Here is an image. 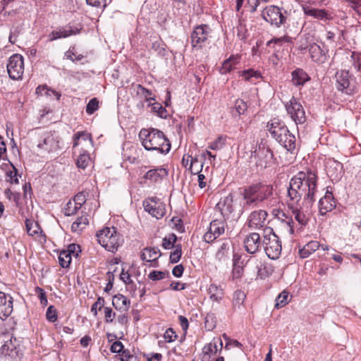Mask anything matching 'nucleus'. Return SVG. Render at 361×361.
<instances>
[{"label":"nucleus","instance_id":"nucleus-1","mask_svg":"<svg viewBox=\"0 0 361 361\" xmlns=\"http://www.w3.org/2000/svg\"><path fill=\"white\" fill-rule=\"evenodd\" d=\"M317 176L315 172L308 171L307 173L300 171L293 176L289 183L288 195L290 203L303 204L302 209H311L317 191Z\"/></svg>","mask_w":361,"mask_h":361},{"label":"nucleus","instance_id":"nucleus-2","mask_svg":"<svg viewBox=\"0 0 361 361\" xmlns=\"http://www.w3.org/2000/svg\"><path fill=\"white\" fill-rule=\"evenodd\" d=\"M144 147L148 151H157L166 154L171 149V143L162 131L156 129H142L139 133Z\"/></svg>","mask_w":361,"mask_h":361},{"label":"nucleus","instance_id":"nucleus-3","mask_svg":"<svg viewBox=\"0 0 361 361\" xmlns=\"http://www.w3.org/2000/svg\"><path fill=\"white\" fill-rule=\"evenodd\" d=\"M267 128L271 136L287 151L295 148V136L287 126L279 118H273L267 123Z\"/></svg>","mask_w":361,"mask_h":361},{"label":"nucleus","instance_id":"nucleus-4","mask_svg":"<svg viewBox=\"0 0 361 361\" xmlns=\"http://www.w3.org/2000/svg\"><path fill=\"white\" fill-rule=\"evenodd\" d=\"M272 186L262 183H256L243 190V195L245 202L243 208L247 209L255 206L258 202H262L272 194Z\"/></svg>","mask_w":361,"mask_h":361},{"label":"nucleus","instance_id":"nucleus-5","mask_svg":"<svg viewBox=\"0 0 361 361\" xmlns=\"http://www.w3.org/2000/svg\"><path fill=\"white\" fill-rule=\"evenodd\" d=\"M96 236L98 243L111 252H116L123 243L122 235L114 226L104 228L97 233Z\"/></svg>","mask_w":361,"mask_h":361},{"label":"nucleus","instance_id":"nucleus-6","mask_svg":"<svg viewBox=\"0 0 361 361\" xmlns=\"http://www.w3.org/2000/svg\"><path fill=\"white\" fill-rule=\"evenodd\" d=\"M91 134L86 131H78L73 137V150L78 158H90V150L92 149Z\"/></svg>","mask_w":361,"mask_h":361},{"label":"nucleus","instance_id":"nucleus-7","mask_svg":"<svg viewBox=\"0 0 361 361\" xmlns=\"http://www.w3.org/2000/svg\"><path fill=\"white\" fill-rule=\"evenodd\" d=\"M264 233L262 247L269 258L276 259L280 257L281 252V241L271 228H266Z\"/></svg>","mask_w":361,"mask_h":361},{"label":"nucleus","instance_id":"nucleus-8","mask_svg":"<svg viewBox=\"0 0 361 361\" xmlns=\"http://www.w3.org/2000/svg\"><path fill=\"white\" fill-rule=\"evenodd\" d=\"M286 11L276 6H268L262 12V18L271 25L279 27L286 21Z\"/></svg>","mask_w":361,"mask_h":361},{"label":"nucleus","instance_id":"nucleus-9","mask_svg":"<svg viewBox=\"0 0 361 361\" xmlns=\"http://www.w3.org/2000/svg\"><path fill=\"white\" fill-rule=\"evenodd\" d=\"M336 87L338 90L346 94H353L356 92V87L353 83V78L348 71H338L335 75Z\"/></svg>","mask_w":361,"mask_h":361},{"label":"nucleus","instance_id":"nucleus-10","mask_svg":"<svg viewBox=\"0 0 361 361\" xmlns=\"http://www.w3.org/2000/svg\"><path fill=\"white\" fill-rule=\"evenodd\" d=\"M211 29L207 25L196 26L191 33L192 47L196 49H201L208 44L210 37Z\"/></svg>","mask_w":361,"mask_h":361},{"label":"nucleus","instance_id":"nucleus-11","mask_svg":"<svg viewBox=\"0 0 361 361\" xmlns=\"http://www.w3.org/2000/svg\"><path fill=\"white\" fill-rule=\"evenodd\" d=\"M285 107L288 114L295 124H302L306 121L304 108L297 99L292 97L289 102H286Z\"/></svg>","mask_w":361,"mask_h":361},{"label":"nucleus","instance_id":"nucleus-12","mask_svg":"<svg viewBox=\"0 0 361 361\" xmlns=\"http://www.w3.org/2000/svg\"><path fill=\"white\" fill-rule=\"evenodd\" d=\"M7 72L9 78L12 80L22 78L24 73L23 57L18 54H13L8 60Z\"/></svg>","mask_w":361,"mask_h":361},{"label":"nucleus","instance_id":"nucleus-13","mask_svg":"<svg viewBox=\"0 0 361 361\" xmlns=\"http://www.w3.org/2000/svg\"><path fill=\"white\" fill-rule=\"evenodd\" d=\"M142 204L145 211L157 219H161L166 214L165 204L157 197L147 198Z\"/></svg>","mask_w":361,"mask_h":361},{"label":"nucleus","instance_id":"nucleus-14","mask_svg":"<svg viewBox=\"0 0 361 361\" xmlns=\"http://www.w3.org/2000/svg\"><path fill=\"white\" fill-rule=\"evenodd\" d=\"M225 232V222L221 220H213L203 236L204 241L207 243H212Z\"/></svg>","mask_w":361,"mask_h":361},{"label":"nucleus","instance_id":"nucleus-15","mask_svg":"<svg viewBox=\"0 0 361 361\" xmlns=\"http://www.w3.org/2000/svg\"><path fill=\"white\" fill-rule=\"evenodd\" d=\"M267 212L259 209L252 212L247 219V226L250 228L259 229L266 226Z\"/></svg>","mask_w":361,"mask_h":361},{"label":"nucleus","instance_id":"nucleus-16","mask_svg":"<svg viewBox=\"0 0 361 361\" xmlns=\"http://www.w3.org/2000/svg\"><path fill=\"white\" fill-rule=\"evenodd\" d=\"M263 241L257 233H251L244 240V247L250 254H255L260 250Z\"/></svg>","mask_w":361,"mask_h":361},{"label":"nucleus","instance_id":"nucleus-17","mask_svg":"<svg viewBox=\"0 0 361 361\" xmlns=\"http://www.w3.org/2000/svg\"><path fill=\"white\" fill-rule=\"evenodd\" d=\"M13 312V298L0 291V319H6Z\"/></svg>","mask_w":361,"mask_h":361},{"label":"nucleus","instance_id":"nucleus-18","mask_svg":"<svg viewBox=\"0 0 361 361\" xmlns=\"http://www.w3.org/2000/svg\"><path fill=\"white\" fill-rule=\"evenodd\" d=\"M20 351V346L17 343L16 338L5 341L4 344L1 346V352L4 356H8L11 358H16L19 356Z\"/></svg>","mask_w":361,"mask_h":361},{"label":"nucleus","instance_id":"nucleus-19","mask_svg":"<svg viewBox=\"0 0 361 361\" xmlns=\"http://www.w3.org/2000/svg\"><path fill=\"white\" fill-rule=\"evenodd\" d=\"M328 176L334 179H338L343 172V164L337 159H327L325 163Z\"/></svg>","mask_w":361,"mask_h":361},{"label":"nucleus","instance_id":"nucleus-20","mask_svg":"<svg viewBox=\"0 0 361 361\" xmlns=\"http://www.w3.org/2000/svg\"><path fill=\"white\" fill-rule=\"evenodd\" d=\"M336 207L332 192L327 191L324 197H322L319 202V211L321 215H325L327 212L331 211Z\"/></svg>","mask_w":361,"mask_h":361},{"label":"nucleus","instance_id":"nucleus-21","mask_svg":"<svg viewBox=\"0 0 361 361\" xmlns=\"http://www.w3.org/2000/svg\"><path fill=\"white\" fill-rule=\"evenodd\" d=\"M80 32V30L76 27H60L55 30H53L49 35V41L56 40L61 38H66L71 35H77Z\"/></svg>","mask_w":361,"mask_h":361},{"label":"nucleus","instance_id":"nucleus-22","mask_svg":"<svg viewBox=\"0 0 361 361\" xmlns=\"http://www.w3.org/2000/svg\"><path fill=\"white\" fill-rule=\"evenodd\" d=\"M289 207L294 214L295 219L301 225L306 224L307 221V214H309L310 209L307 210L302 209L303 204H299L298 205L295 203H289Z\"/></svg>","mask_w":361,"mask_h":361},{"label":"nucleus","instance_id":"nucleus-23","mask_svg":"<svg viewBox=\"0 0 361 361\" xmlns=\"http://www.w3.org/2000/svg\"><path fill=\"white\" fill-rule=\"evenodd\" d=\"M221 214L225 218H229V216L233 212V197L231 195H228L217 204Z\"/></svg>","mask_w":361,"mask_h":361},{"label":"nucleus","instance_id":"nucleus-24","mask_svg":"<svg viewBox=\"0 0 361 361\" xmlns=\"http://www.w3.org/2000/svg\"><path fill=\"white\" fill-rule=\"evenodd\" d=\"M240 56L238 54L231 55L228 59L225 60L221 67L220 72L221 74H226L233 70L237 68V66L240 63Z\"/></svg>","mask_w":361,"mask_h":361},{"label":"nucleus","instance_id":"nucleus-25","mask_svg":"<svg viewBox=\"0 0 361 361\" xmlns=\"http://www.w3.org/2000/svg\"><path fill=\"white\" fill-rule=\"evenodd\" d=\"M292 82L295 86H302L310 80L308 74L301 68H297L291 73Z\"/></svg>","mask_w":361,"mask_h":361},{"label":"nucleus","instance_id":"nucleus-26","mask_svg":"<svg viewBox=\"0 0 361 361\" xmlns=\"http://www.w3.org/2000/svg\"><path fill=\"white\" fill-rule=\"evenodd\" d=\"M310 57L316 63H323L325 62L326 56L321 47L317 44H312L309 47Z\"/></svg>","mask_w":361,"mask_h":361},{"label":"nucleus","instance_id":"nucleus-27","mask_svg":"<svg viewBox=\"0 0 361 361\" xmlns=\"http://www.w3.org/2000/svg\"><path fill=\"white\" fill-rule=\"evenodd\" d=\"M208 293L212 300L219 302L224 297V290L221 286L212 283L208 288Z\"/></svg>","mask_w":361,"mask_h":361},{"label":"nucleus","instance_id":"nucleus-28","mask_svg":"<svg viewBox=\"0 0 361 361\" xmlns=\"http://www.w3.org/2000/svg\"><path fill=\"white\" fill-rule=\"evenodd\" d=\"M160 256L161 252L157 247H145L141 254V259L147 262H155Z\"/></svg>","mask_w":361,"mask_h":361},{"label":"nucleus","instance_id":"nucleus-29","mask_svg":"<svg viewBox=\"0 0 361 361\" xmlns=\"http://www.w3.org/2000/svg\"><path fill=\"white\" fill-rule=\"evenodd\" d=\"M130 304V300L123 295L119 294L113 297L112 305L116 310L127 311Z\"/></svg>","mask_w":361,"mask_h":361},{"label":"nucleus","instance_id":"nucleus-30","mask_svg":"<svg viewBox=\"0 0 361 361\" xmlns=\"http://www.w3.org/2000/svg\"><path fill=\"white\" fill-rule=\"evenodd\" d=\"M302 9L306 16L313 17L318 20L326 18L327 13L322 9L312 8L310 6H303Z\"/></svg>","mask_w":361,"mask_h":361},{"label":"nucleus","instance_id":"nucleus-31","mask_svg":"<svg viewBox=\"0 0 361 361\" xmlns=\"http://www.w3.org/2000/svg\"><path fill=\"white\" fill-rule=\"evenodd\" d=\"M240 76L243 77L244 80L256 84L257 82L262 78L261 73L259 71H255L252 68L240 72Z\"/></svg>","mask_w":361,"mask_h":361},{"label":"nucleus","instance_id":"nucleus-32","mask_svg":"<svg viewBox=\"0 0 361 361\" xmlns=\"http://www.w3.org/2000/svg\"><path fill=\"white\" fill-rule=\"evenodd\" d=\"M218 351L217 342H212L206 345L202 349V361H210L212 355H215Z\"/></svg>","mask_w":361,"mask_h":361},{"label":"nucleus","instance_id":"nucleus-33","mask_svg":"<svg viewBox=\"0 0 361 361\" xmlns=\"http://www.w3.org/2000/svg\"><path fill=\"white\" fill-rule=\"evenodd\" d=\"M230 243L228 240L223 242L216 253V259L225 262L229 258Z\"/></svg>","mask_w":361,"mask_h":361},{"label":"nucleus","instance_id":"nucleus-34","mask_svg":"<svg viewBox=\"0 0 361 361\" xmlns=\"http://www.w3.org/2000/svg\"><path fill=\"white\" fill-rule=\"evenodd\" d=\"M89 224L87 214L82 215L72 224L71 231L75 233L81 232Z\"/></svg>","mask_w":361,"mask_h":361},{"label":"nucleus","instance_id":"nucleus-35","mask_svg":"<svg viewBox=\"0 0 361 361\" xmlns=\"http://www.w3.org/2000/svg\"><path fill=\"white\" fill-rule=\"evenodd\" d=\"M272 214L282 223H285L293 231L292 224H293L291 216H288L283 211L274 209L272 211Z\"/></svg>","mask_w":361,"mask_h":361},{"label":"nucleus","instance_id":"nucleus-36","mask_svg":"<svg viewBox=\"0 0 361 361\" xmlns=\"http://www.w3.org/2000/svg\"><path fill=\"white\" fill-rule=\"evenodd\" d=\"M246 295L244 291L241 290H237L233 293V305L234 308H240L243 304Z\"/></svg>","mask_w":361,"mask_h":361},{"label":"nucleus","instance_id":"nucleus-37","mask_svg":"<svg viewBox=\"0 0 361 361\" xmlns=\"http://www.w3.org/2000/svg\"><path fill=\"white\" fill-rule=\"evenodd\" d=\"M59 262L61 267L68 268L71 262V257L69 256V252L62 250L59 255Z\"/></svg>","mask_w":361,"mask_h":361},{"label":"nucleus","instance_id":"nucleus-38","mask_svg":"<svg viewBox=\"0 0 361 361\" xmlns=\"http://www.w3.org/2000/svg\"><path fill=\"white\" fill-rule=\"evenodd\" d=\"M177 237L174 233L170 234L168 237H165L162 240V247L166 250H170L176 245Z\"/></svg>","mask_w":361,"mask_h":361},{"label":"nucleus","instance_id":"nucleus-39","mask_svg":"<svg viewBox=\"0 0 361 361\" xmlns=\"http://www.w3.org/2000/svg\"><path fill=\"white\" fill-rule=\"evenodd\" d=\"M182 256V246L180 244H176L174 246V250L171 252L170 262L175 264L179 262Z\"/></svg>","mask_w":361,"mask_h":361},{"label":"nucleus","instance_id":"nucleus-40","mask_svg":"<svg viewBox=\"0 0 361 361\" xmlns=\"http://www.w3.org/2000/svg\"><path fill=\"white\" fill-rule=\"evenodd\" d=\"M202 168V159H190V170L192 174L200 173Z\"/></svg>","mask_w":361,"mask_h":361},{"label":"nucleus","instance_id":"nucleus-41","mask_svg":"<svg viewBox=\"0 0 361 361\" xmlns=\"http://www.w3.org/2000/svg\"><path fill=\"white\" fill-rule=\"evenodd\" d=\"M216 324V317L214 313H208L204 319V326L208 331H212Z\"/></svg>","mask_w":361,"mask_h":361},{"label":"nucleus","instance_id":"nucleus-42","mask_svg":"<svg viewBox=\"0 0 361 361\" xmlns=\"http://www.w3.org/2000/svg\"><path fill=\"white\" fill-rule=\"evenodd\" d=\"M226 140H227L226 135H220L214 142H212L210 144L209 148L213 150L221 149L226 145Z\"/></svg>","mask_w":361,"mask_h":361},{"label":"nucleus","instance_id":"nucleus-43","mask_svg":"<svg viewBox=\"0 0 361 361\" xmlns=\"http://www.w3.org/2000/svg\"><path fill=\"white\" fill-rule=\"evenodd\" d=\"M233 260V277L237 278V279L240 278L243 274V268L242 266L238 264V261H239L238 256L236 255H234Z\"/></svg>","mask_w":361,"mask_h":361},{"label":"nucleus","instance_id":"nucleus-44","mask_svg":"<svg viewBox=\"0 0 361 361\" xmlns=\"http://www.w3.org/2000/svg\"><path fill=\"white\" fill-rule=\"evenodd\" d=\"M79 209L80 208L73 201L69 200L64 208V214L67 216H72L76 214Z\"/></svg>","mask_w":361,"mask_h":361},{"label":"nucleus","instance_id":"nucleus-45","mask_svg":"<svg viewBox=\"0 0 361 361\" xmlns=\"http://www.w3.org/2000/svg\"><path fill=\"white\" fill-rule=\"evenodd\" d=\"M288 292L283 290L282 291L276 299L275 307L280 308L285 306L288 303Z\"/></svg>","mask_w":361,"mask_h":361},{"label":"nucleus","instance_id":"nucleus-46","mask_svg":"<svg viewBox=\"0 0 361 361\" xmlns=\"http://www.w3.org/2000/svg\"><path fill=\"white\" fill-rule=\"evenodd\" d=\"M99 108V101L97 98L91 99L87 104L86 112L91 115L94 114Z\"/></svg>","mask_w":361,"mask_h":361},{"label":"nucleus","instance_id":"nucleus-47","mask_svg":"<svg viewBox=\"0 0 361 361\" xmlns=\"http://www.w3.org/2000/svg\"><path fill=\"white\" fill-rule=\"evenodd\" d=\"M137 93L142 96H143L147 101L154 100V97L152 96V93L150 90L145 88L141 85H137Z\"/></svg>","mask_w":361,"mask_h":361},{"label":"nucleus","instance_id":"nucleus-48","mask_svg":"<svg viewBox=\"0 0 361 361\" xmlns=\"http://www.w3.org/2000/svg\"><path fill=\"white\" fill-rule=\"evenodd\" d=\"M25 227L28 235L33 236L37 233L38 225L37 224H34L31 220H25Z\"/></svg>","mask_w":361,"mask_h":361},{"label":"nucleus","instance_id":"nucleus-49","mask_svg":"<svg viewBox=\"0 0 361 361\" xmlns=\"http://www.w3.org/2000/svg\"><path fill=\"white\" fill-rule=\"evenodd\" d=\"M166 275H169L168 271L154 270L149 273L148 277L152 281H159L165 278Z\"/></svg>","mask_w":361,"mask_h":361},{"label":"nucleus","instance_id":"nucleus-50","mask_svg":"<svg viewBox=\"0 0 361 361\" xmlns=\"http://www.w3.org/2000/svg\"><path fill=\"white\" fill-rule=\"evenodd\" d=\"M66 252H69V256L72 257V256L75 257H78L79 256V253L81 252L80 246L77 244H70L68 246V249L65 250Z\"/></svg>","mask_w":361,"mask_h":361},{"label":"nucleus","instance_id":"nucleus-51","mask_svg":"<svg viewBox=\"0 0 361 361\" xmlns=\"http://www.w3.org/2000/svg\"><path fill=\"white\" fill-rule=\"evenodd\" d=\"M46 317L47 320L51 322H54L55 321L57 320V312L53 305H51L48 307L46 313Z\"/></svg>","mask_w":361,"mask_h":361},{"label":"nucleus","instance_id":"nucleus-52","mask_svg":"<svg viewBox=\"0 0 361 361\" xmlns=\"http://www.w3.org/2000/svg\"><path fill=\"white\" fill-rule=\"evenodd\" d=\"M152 111L157 112L158 116L161 118L166 117V110L159 103H154L152 104Z\"/></svg>","mask_w":361,"mask_h":361},{"label":"nucleus","instance_id":"nucleus-53","mask_svg":"<svg viewBox=\"0 0 361 361\" xmlns=\"http://www.w3.org/2000/svg\"><path fill=\"white\" fill-rule=\"evenodd\" d=\"M235 108L239 115L243 114L247 109V104L243 99H237L235 103Z\"/></svg>","mask_w":361,"mask_h":361},{"label":"nucleus","instance_id":"nucleus-54","mask_svg":"<svg viewBox=\"0 0 361 361\" xmlns=\"http://www.w3.org/2000/svg\"><path fill=\"white\" fill-rule=\"evenodd\" d=\"M104 305V299L102 297H99L97 301L92 305L91 312L96 316L97 310H101Z\"/></svg>","mask_w":361,"mask_h":361},{"label":"nucleus","instance_id":"nucleus-55","mask_svg":"<svg viewBox=\"0 0 361 361\" xmlns=\"http://www.w3.org/2000/svg\"><path fill=\"white\" fill-rule=\"evenodd\" d=\"M76 205L80 209L82 205L86 201V195L83 192H78L73 198V200Z\"/></svg>","mask_w":361,"mask_h":361},{"label":"nucleus","instance_id":"nucleus-56","mask_svg":"<svg viewBox=\"0 0 361 361\" xmlns=\"http://www.w3.org/2000/svg\"><path fill=\"white\" fill-rule=\"evenodd\" d=\"M35 292L37 294H38L39 295V300H40V303L42 306H46L47 305V303H48V301H47V295H46V293L45 291L44 290V289L39 288V287H37L35 288Z\"/></svg>","mask_w":361,"mask_h":361},{"label":"nucleus","instance_id":"nucleus-57","mask_svg":"<svg viewBox=\"0 0 361 361\" xmlns=\"http://www.w3.org/2000/svg\"><path fill=\"white\" fill-rule=\"evenodd\" d=\"M116 317L115 312L112 311L111 307H104V317L106 323H111Z\"/></svg>","mask_w":361,"mask_h":361},{"label":"nucleus","instance_id":"nucleus-58","mask_svg":"<svg viewBox=\"0 0 361 361\" xmlns=\"http://www.w3.org/2000/svg\"><path fill=\"white\" fill-rule=\"evenodd\" d=\"M176 336L177 335L176 332L171 328L168 329L164 334V338L165 341L169 343L173 341Z\"/></svg>","mask_w":361,"mask_h":361},{"label":"nucleus","instance_id":"nucleus-59","mask_svg":"<svg viewBox=\"0 0 361 361\" xmlns=\"http://www.w3.org/2000/svg\"><path fill=\"white\" fill-rule=\"evenodd\" d=\"M349 3L351 8H353L357 13L361 14V0H344Z\"/></svg>","mask_w":361,"mask_h":361},{"label":"nucleus","instance_id":"nucleus-60","mask_svg":"<svg viewBox=\"0 0 361 361\" xmlns=\"http://www.w3.org/2000/svg\"><path fill=\"white\" fill-rule=\"evenodd\" d=\"M110 350L114 353H122L124 350L123 345L121 341H116L112 343Z\"/></svg>","mask_w":361,"mask_h":361},{"label":"nucleus","instance_id":"nucleus-61","mask_svg":"<svg viewBox=\"0 0 361 361\" xmlns=\"http://www.w3.org/2000/svg\"><path fill=\"white\" fill-rule=\"evenodd\" d=\"M120 360L121 361H130L132 360L135 361L136 357L130 353L129 350L126 349L122 351Z\"/></svg>","mask_w":361,"mask_h":361},{"label":"nucleus","instance_id":"nucleus-62","mask_svg":"<svg viewBox=\"0 0 361 361\" xmlns=\"http://www.w3.org/2000/svg\"><path fill=\"white\" fill-rule=\"evenodd\" d=\"M259 5V0H247L246 6L250 13L256 11L258 6Z\"/></svg>","mask_w":361,"mask_h":361},{"label":"nucleus","instance_id":"nucleus-63","mask_svg":"<svg viewBox=\"0 0 361 361\" xmlns=\"http://www.w3.org/2000/svg\"><path fill=\"white\" fill-rule=\"evenodd\" d=\"M184 267L182 264L176 265L172 270V274L176 277H180L183 275Z\"/></svg>","mask_w":361,"mask_h":361},{"label":"nucleus","instance_id":"nucleus-64","mask_svg":"<svg viewBox=\"0 0 361 361\" xmlns=\"http://www.w3.org/2000/svg\"><path fill=\"white\" fill-rule=\"evenodd\" d=\"M353 67L361 73V54H358L354 58Z\"/></svg>","mask_w":361,"mask_h":361}]
</instances>
